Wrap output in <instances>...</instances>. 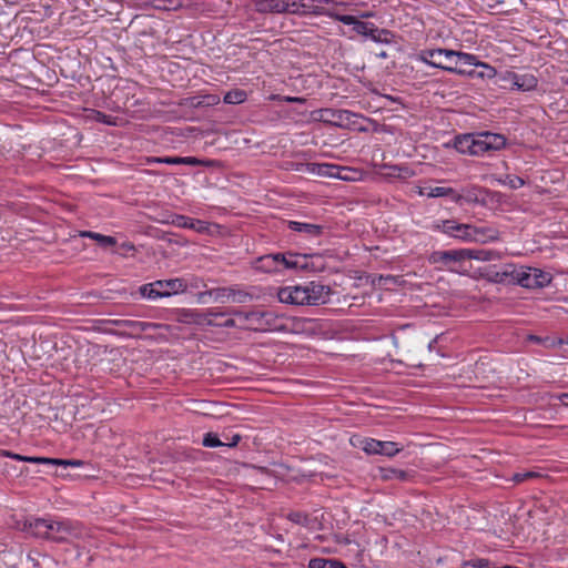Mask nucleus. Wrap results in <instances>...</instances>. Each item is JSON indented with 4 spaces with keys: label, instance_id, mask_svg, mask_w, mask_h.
Instances as JSON below:
<instances>
[{
    "label": "nucleus",
    "instance_id": "f257e3e1",
    "mask_svg": "<svg viewBox=\"0 0 568 568\" xmlns=\"http://www.w3.org/2000/svg\"><path fill=\"white\" fill-rule=\"evenodd\" d=\"M320 113V120L324 123L347 129V130H356L359 132L367 131V128L362 125V121L369 122V119L358 114L354 113L348 110H336V109H322L318 111Z\"/></svg>",
    "mask_w": 568,
    "mask_h": 568
},
{
    "label": "nucleus",
    "instance_id": "f03ea898",
    "mask_svg": "<svg viewBox=\"0 0 568 568\" xmlns=\"http://www.w3.org/2000/svg\"><path fill=\"white\" fill-rule=\"evenodd\" d=\"M187 284L182 278L160 280L141 286L140 292L148 298L165 297L186 291Z\"/></svg>",
    "mask_w": 568,
    "mask_h": 568
},
{
    "label": "nucleus",
    "instance_id": "7ed1b4c3",
    "mask_svg": "<svg viewBox=\"0 0 568 568\" xmlns=\"http://www.w3.org/2000/svg\"><path fill=\"white\" fill-rule=\"evenodd\" d=\"M49 530V540L54 542H69L73 539H82L87 535L81 524L71 520L51 521Z\"/></svg>",
    "mask_w": 568,
    "mask_h": 568
},
{
    "label": "nucleus",
    "instance_id": "20e7f679",
    "mask_svg": "<svg viewBox=\"0 0 568 568\" xmlns=\"http://www.w3.org/2000/svg\"><path fill=\"white\" fill-rule=\"evenodd\" d=\"M454 50L448 49H432L423 50L419 54V60L435 68L443 69L453 73H465V70L458 69L453 65Z\"/></svg>",
    "mask_w": 568,
    "mask_h": 568
},
{
    "label": "nucleus",
    "instance_id": "39448f33",
    "mask_svg": "<svg viewBox=\"0 0 568 568\" xmlns=\"http://www.w3.org/2000/svg\"><path fill=\"white\" fill-rule=\"evenodd\" d=\"M351 443L355 447L362 448L367 455H383L393 457L403 450L395 442L377 440L374 438H352Z\"/></svg>",
    "mask_w": 568,
    "mask_h": 568
},
{
    "label": "nucleus",
    "instance_id": "423d86ee",
    "mask_svg": "<svg viewBox=\"0 0 568 568\" xmlns=\"http://www.w3.org/2000/svg\"><path fill=\"white\" fill-rule=\"evenodd\" d=\"M247 323L240 325V328L252 331H280L285 329L284 325H278V317L271 311H252L247 312Z\"/></svg>",
    "mask_w": 568,
    "mask_h": 568
},
{
    "label": "nucleus",
    "instance_id": "0eeeda50",
    "mask_svg": "<svg viewBox=\"0 0 568 568\" xmlns=\"http://www.w3.org/2000/svg\"><path fill=\"white\" fill-rule=\"evenodd\" d=\"M465 260V248L450 251H434L428 256V262L430 264H440L447 267L448 271L456 273H460L456 264L464 262Z\"/></svg>",
    "mask_w": 568,
    "mask_h": 568
},
{
    "label": "nucleus",
    "instance_id": "6e6552de",
    "mask_svg": "<svg viewBox=\"0 0 568 568\" xmlns=\"http://www.w3.org/2000/svg\"><path fill=\"white\" fill-rule=\"evenodd\" d=\"M3 456L11 457L17 460H22L32 464H44V465H55V466H72V467H82L84 465L83 460L80 459H59V458H49V457H29L22 456L19 454H13L7 450L2 452Z\"/></svg>",
    "mask_w": 568,
    "mask_h": 568
},
{
    "label": "nucleus",
    "instance_id": "1a4fd4ad",
    "mask_svg": "<svg viewBox=\"0 0 568 568\" xmlns=\"http://www.w3.org/2000/svg\"><path fill=\"white\" fill-rule=\"evenodd\" d=\"M326 16L335 21H339L344 24L353 26V30L361 36L369 37L372 31H376V26L371 22H363L354 16L339 14L337 12L327 11Z\"/></svg>",
    "mask_w": 568,
    "mask_h": 568
},
{
    "label": "nucleus",
    "instance_id": "9d476101",
    "mask_svg": "<svg viewBox=\"0 0 568 568\" xmlns=\"http://www.w3.org/2000/svg\"><path fill=\"white\" fill-rule=\"evenodd\" d=\"M314 257V255L287 253L283 264V270L321 271L323 266L315 265L313 262Z\"/></svg>",
    "mask_w": 568,
    "mask_h": 568
},
{
    "label": "nucleus",
    "instance_id": "9b49d317",
    "mask_svg": "<svg viewBox=\"0 0 568 568\" xmlns=\"http://www.w3.org/2000/svg\"><path fill=\"white\" fill-rule=\"evenodd\" d=\"M306 288V304L307 305H321L328 301L332 290L328 285H324L318 282H310L305 285Z\"/></svg>",
    "mask_w": 568,
    "mask_h": 568
},
{
    "label": "nucleus",
    "instance_id": "f8f14e48",
    "mask_svg": "<svg viewBox=\"0 0 568 568\" xmlns=\"http://www.w3.org/2000/svg\"><path fill=\"white\" fill-rule=\"evenodd\" d=\"M306 288L305 286H286L277 292L280 302L292 305H307L306 304Z\"/></svg>",
    "mask_w": 568,
    "mask_h": 568
},
{
    "label": "nucleus",
    "instance_id": "ddd939ff",
    "mask_svg": "<svg viewBox=\"0 0 568 568\" xmlns=\"http://www.w3.org/2000/svg\"><path fill=\"white\" fill-rule=\"evenodd\" d=\"M437 227L445 234L466 242H469L470 232H474L471 224H462L454 220L442 221V224H438Z\"/></svg>",
    "mask_w": 568,
    "mask_h": 568
},
{
    "label": "nucleus",
    "instance_id": "4468645a",
    "mask_svg": "<svg viewBox=\"0 0 568 568\" xmlns=\"http://www.w3.org/2000/svg\"><path fill=\"white\" fill-rule=\"evenodd\" d=\"M477 134H465L455 139V149L463 154L481 155L483 149L479 146Z\"/></svg>",
    "mask_w": 568,
    "mask_h": 568
},
{
    "label": "nucleus",
    "instance_id": "2eb2a0df",
    "mask_svg": "<svg viewBox=\"0 0 568 568\" xmlns=\"http://www.w3.org/2000/svg\"><path fill=\"white\" fill-rule=\"evenodd\" d=\"M483 149V154L489 151H497L506 145V138L491 132H483L477 134Z\"/></svg>",
    "mask_w": 568,
    "mask_h": 568
},
{
    "label": "nucleus",
    "instance_id": "dca6fc26",
    "mask_svg": "<svg viewBox=\"0 0 568 568\" xmlns=\"http://www.w3.org/2000/svg\"><path fill=\"white\" fill-rule=\"evenodd\" d=\"M171 223L178 227L192 229L197 233H206L209 231V224L206 222L194 220L185 215H173Z\"/></svg>",
    "mask_w": 568,
    "mask_h": 568
},
{
    "label": "nucleus",
    "instance_id": "f3484780",
    "mask_svg": "<svg viewBox=\"0 0 568 568\" xmlns=\"http://www.w3.org/2000/svg\"><path fill=\"white\" fill-rule=\"evenodd\" d=\"M288 229L295 232L304 233L310 239H317L324 233V226L313 223L288 221Z\"/></svg>",
    "mask_w": 568,
    "mask_h": 568
},
{
    "label": "nucleus",
    "instance_id": "a211bd4d",
    "mask_svg": "<svg viewBox=\"0 0 568 568\" xmlns=\"http://www.w3.org/2000/svg\"><path fill=\"white\" fill-rule=\"evenodd\" d=\"M505 80L510 83V89L529 91L537 87V79L534 75L519 77L516 73L509 72Z\"/></svg>",
    "mask_w": 568,
    "mask_h": 568
},
{
    "label": "nucleus",
    "instance_id": "6ab92c4d",
    "mask_svg": "<svg viewBox=\"0 0 568 568\" xmlns=\"http://www.w3.org/2000/svg\"><path fill=\"white\" fill-rule=\"evenodd\" d=\"M473 231L474 232H470L469 242L486 243L499 239V232L494 227H478L473 225Z\"/></svg>",
    "mask_w": 568,
    "mask_h": 568
},
{
    "label": "nucleus",
    "instance_id": "aec40b11",
    "mask_svg": "<svg viewBox=\"0 0 568 568\" xmlns=\"http://www.w3.org/2000/svg\"><path fill=\"white\" fill-rule=\"evenodd\" d=\"M255 9L261 13H283L287 12V3H284L283 0H257L255 2Z\"/></svg>",
    "mask_w": 568,
    "mask_h": 568
},
{
    "label": "nucleus",
    "instance_id": "412c9836",
    "mask_svg": "<svg viewBox=\"0 0 568 568\" xmlns=\"http://www.w3.org/2000/svg\"><path fill=\"white\" fill-rule=\"evenodd\" d=\"M241 438L240 434H234L232 436V442H222L215 433H207L205 434L202 444L205 447H235L240 443Z\"/></svg>",
    "mask_w": 568,
    "mask_h": 568
},
{
    "label": "nucleus",
    "instance_id": "4be33fe9",
    "mask_svg": "<svg viewBox=\"0 0 568 568\" xmlns=\"http://www.w3.org/2000/svg\"><path fill=\"white\" fill-rule=\"evenodd\" d=\"M532 267H519L516 283L526 288H538V282L535 281Z\"/></svg>",
    "mask_w": 568,
    "mask_h": 568
},
{
    "label": "nucleus",
    "instance_id": "5701e85b",
    "mask_svg": "<svg viewBox=\"0 0 568 568\" xmlns=\"http://www.w3.org/2000/svg\"><path fill=\"white\" fill-rule=\"evenodd\" d=\"M465 257L466 260H477V261H494L500 258V254L493 250H470L465 248Z\"/></svg>",
    "mask_w": 568,
    "mask_h": 568
},
{
    "label": "nucleus",
    "instance_id": "b1692460",
    "mask_svg": "<svg viewBox=\"0 0 568 568\" xmlns=\"http://www.w3.org/2000/svg\"><path fill=\"white\" fill-rule=\"evenodd\" d=\"M220 102V97L216 94H206L201 97H191L185 99V105L192 108L213 106Z\"/></svg>",
    "mask_w": 568,
    "mask_h": 568
},
{
    "label": "nucleus",
    "instance_id": "393cba45",
    "mask_svg": "<svg viewBox=\"0 0 568 568\" xmlns=\"http://www.w3.org/2000/svg\"><path fill=\"white\" fill-rule=\"evenodd\" d=\"M50 524H51V521H49L47 519L37 518L29 524V530L32 535H34L37 537L49 539Z\"/></svg>",
    "mask_w": 568,
    "mask_h": 568
},
{
    "label": "nucleus",
    "instance_id": "a878e982",
    "mask_svg": "<svg viewBox=\"0 0 568 568\" xmlns=\"http://www.w3.org/2000/svg\"><path fill=\"white\" fill-rule=\"evenodd\" d=\"M454 63H455V67L458 63L463 64V65H481V67L486 68L489 71V74L490 73H495V69L494 68L487 65L486 63H478L476 61V57L474 54H470V53L455 51Z\"/></svg>",
    "mask_w": 568,
    "mask_h": 568
},
{
    "label": "nucleus",
    "instance_id": "bb28decb",
    "mask_svg": "<svg viewBox=\"0 0 568 568\" xmlns=\"http://www.w3.org/2000/svg\"><path fill=\"white\" fill-rule=\"evenodd\" d=\"M379 477L383 480H399V481H406L408 480L409 473L403 469H396V468H379Z\"/></svg>",
    "mask_w": 568,
    "mask_h": 568
},
{
    "label": "nucleus",
    "instance_id": "cd10ccee",
    "mask_svg": "<svg viewBox=\"0 0 568 568\" xmlns=\"http://www.w3.org/2000/svg\"><path fill=\"white\" fill-rule=\"evenodd\" d=\"M429 197H443V196H450L452 200L456 203H459L464 196L456 193V191L452 187H444V186H436L432 187L430 191L427 193Z\"/></svg>",
    "mask_w": 568,
    "mask_h": 568
},
{
    "label": "nucleus",
    "instance_id": "c85d7f7f",
    "mask_svg": "<svg viewBox=\"0 0 568 568\" xmlns=\"http://www.w3.org/2000/svg\"><path fill=\"white\" fill-rule=\"evenodd\" d=\"M207 316H213L214 318L216 317H223L225 315H232V316H235L239 322H237V325H242V324H246L247 323V312H243V311H240V310H235V308H230V310H226L224 312H217V311H214V310H210L207 311L206 313Z\"/></svg>",
    "mask_w": 568,
    "mask_h": 568
},
{
    "label": "nucleus",
    "instance_id": "c756f323",
    "mask_svg": "<svg viewBox=\"0 0 568 568\" xmlns=\"http://www.w3.org/2000/svg\"><path fill=\"white\" fill-rule=\"evenodd\" d=\"M255 268L265 273L278 272L274 260L271 258V255H263L255 260L254 262Z\"/></svg>",
    "mask_w": 568,
    "mask_h": 568
},
{
    "label": "nucleus",
    "instance_id": "7c9ffc66",
    "mask_svg": "<svg viewBox=\"0 0 568 568\" xmlns=\"http://www.w3.org/2000/svg\"><path fill=\"white\" fill-rule=\"evenodd\" d=\"M308 568H346V566L334 559L313 558L308 562Z\"/></svg>",
    "mask_w": 568,
    "mask_h": 568
},
{
    "label": "nucleus",
    "instance_id": "2f4dec72",
    "mask_svg": "<svg viewBox=\"0 0 568 568\" xmlns=\"http://www.w3.org/2000/svg\"><path fill=\"white\" fill-rule=\"evenodd\" d=\"M81 236L95 240L102 246H113L116 244L115 237L103 235V234L91 232V231L81 232Z\"/></svg>",
    "mask_w": 568,
    "mask_h": 568
},
{
    "label": "nucleus",
    "instance_id": "473e14b6",
    "mask_svg": "<svg viewBox=\"0 0 568 568\" xmlns=\"http://www.w3.org/2000/svg\"><path fill=\"white\" fill-rule=\"evenodd\" d=\"M246 100V93L243 90L235 89L225 93L223 101L227 104H240Z\"/></svg>",
    "mask_w": 568,
    "mask_h": 568
},
{
    "label": "nucleus",
    "instance_id": "72a5a7b5",
    "mask_svg": "<svg viewBox=\"0 0 568 568\" xmlns=\"http://www.w3.org/2000/svg\"><path fill=\"white\" fill-rule=\"evenodd\" d=\"M369 38L375 42L390 43L394 39V34L389 30L376 27V31H372Z\"/></svg>",
    "mask_w": 568,
    "mask_h": 568
},
{
    "label": "nucleus",
    "instance_id": "f704fd0d",
    "mask_svg": "<svg viewBox=\"0 0 568 568\" xmlns=\"http://www.w3.org/2000/svg\"><path fill=\"white\" fill-rule=\"evenodd\" d=\"M518 268L519 267H516L514 264H505L501 268H500V274L505 277V281L506 283L508 284H515L516 283V277H517V274H518Z\"/></svg>",
    "mask_w": 568,
    "mask_h": 568
},
{
    "label": "nucleus",
    "instance_id": "c9c22d12",
    "mask_svg": "<svg viewBox=\"0 0 568 568\" xmlns=\"http://www.w3.org/2000/svg\"><path fill=\"white\" fill-rule=\"evenodd\" d=\"M180 6V0H152V7L156 10H176Z\"/></svg>",
    "mask_w": 568,
    "mask_h": 568
},
{
    "label": "nucleus",
    "instance_id": "e433bc0d",
    "mask_svg": "<svg viewBox=\"0 0 568 568\" xmlns=\"http://www.w3.org/2000/svg\"><path fill=\"white\" fill-rule=\"evenodd\" d=\"M327 168V174L329 176H336V178H339L342 180H353L352 176L348 175V173L351 172L349 169H346V168H338V166H335V165H326Z\"/></svg>",
    "mask_w": 568,
    "mask_h": 568
},
{
    "label": "nucleus",
    "instance_id": "4c0bfd02",
    "mask_svg": "<svg viewBox=\"0 0 568 568\" xmlns=\"http://www.w3.org/2000/svg\"><path fill=\"white\" fill-rule=\"evenodd\" d=\"M114 324L118 325V326H123V327H128V328H131L132 331H144L145 327H146V324L145 323H142V322H136V321H124V320H121V321H114Z\"/></svg>",
    "mask_w": 568,
    "mask_h": 568
},
{
    "label": "nucleus",
    "instance_id": "58836bf2",
    "mask_svg": "<svg viewBox=\"0 0 568 568\" xmlns=\"http://www.w3.org/2000/svg\"><path fill=\"white\" fill-rule=\"evenodd\" d=\"M287 518L297 525L306 526L308 524V516L301 511H292L287 515Z\"/></svg>",
    "mask_w": 568,
    "mask_h": 568
},
{
    "label": "nucleus",
    "instance_id": "ea45409f",
    "mask_svg": "<svg viewBox=\"0 0 568 568\" xmlns=\"http://www.w3.org/2000/svg\"><path fill=\"white\" fill-rule=\"evenodd\" d=\"M534 277H535V281L538 282V288L539 287H545L546 285H548L550 283V276L549 274L538 270V268H534Z\"/></svg>",
    "mask_w": 568,
    "mask_h": 568
},
{
    "label": "nucleus",
    "instance_id": "a19ab883",
    "mask_svg": "<svg viewBox=\"0 0 568 568\" xmlns=\"http://www.w3.org/2000/svg\"><path fill=\"white\" fill-rule=\"evenodd\" d=\"M404 281L399 276L386 275L379 276V285L388 288V285H399Z\"/></svg>",
    "mask_w": 568,
    "mask_h": 568
},
{
    "label": "nucleus",
    "instance_id": "79ce46f5",
    "mask_svg": "<svg viewBox=\"0 0 568 568\" xmlns=\"http://www.w3.org/2000/svg\"><path fill=\"white\" fill-rule=\"evenodd\" d=\"M94 120L108 125H116V118L105 114L101 111H94Z\"/></svg>",
    "mask_w": 568,
    "mask_h": 568
},
{
    "label": "nucleus",
    "instance_id": "37998d69",
    "mask_svg": "<svg viewBox=\"0 0 568 568\" xmlns=\"http://www.w3.org/2000/svg\"><path fill=\"white\" fill-rule=\"evenodd\" d=\"M205 316L207 317L206 314H205ZM206 324L210 326H221V327H236L237 326L239 327L237 322L234 318H227L222 323H217L213 320V316H209V318L206 320Z\"/></svg>",
    "mask_w": 568,
    "mask_h": 568
},
{
    "label": "nucleus",
    "instance_id": "c03bdc74",
    "mask_svg": "<svg viewBox=\"0 0 568 568\" xmlns=\"http://www.w3.org/2000/svg\"><path fill=\"white\" fill-rule=\"evenodd\" d=\"M505 183L510 189H519V187H521L525 184V181H524L523 178L517 176V175H507Z\"/></svg>",
    "mask_w": 568,
    "mask_h": 568
},
{
    "label": "nucleus",
    "instance_id": "a18cd8bd",
    "mask_svg": "<svg viewBox=\"0 0 568 568\" xmlns=\"http://www.w3.org/2000/svg\"><path fill=\"white\" fill-rule=\"evenodd\" d=\"M540 477V474L535 471L517 473L514 475L513 480L516 483H523L527 479Z\"/></svg>",
    "mask_w": 568,
    "mask_h": 568
},
{
    "label": "nucleus",
    "instance_id": "49530a36",
    "mask_svg": "<svg viewBox=\"0 0 568 568\" xmlns=\"http://www.w3.org/2000/svg\"><path fill=\"white\" fill-rule=\"evenodd\" d=\"M412 174H413L412 170L406 166H404V168L393 166L392 172H390V175H396L398 178H406V176H410Z\"/></svg>",
    "mask_w": 568,
    "mask_h": 568
},
{
    "label": "nucleus",
    "instance_id": "de8ad7c7",
    "mask_svg": "<svg viewBox=\"0 0 568 568\" xmlns=\"http://www.w3.org/2000/svg\"><path fill=\"white\" fill-rule=\"evenodd\" d=\"M271 255V258L274 260V263L276 265V268L277 271H282L283 270V264L285 262V258H286V254L284 253H275V254H270Z\"/></svg>",
    "mask_w": 568,
    "mask_h": 568
},
{
    "label": "nucleus",
    "instance_id": "09e8293b",
    "mask_svg": "<svg viewBox=\"0 0 568 568\" xmlns=\"http://www.w3.org/2000/svg\"><path fill=\"white\" fill-rule=\"evenodd\" d=\"M181 160H182V164H185V165L196 166V165H201L204 163L202 160H200L197 158H193V156H185V158L181 156Z\"/></svg>",
    "mask_w": 568,
    "mask_h": 568
},
{
    "label": "nucleus",
    "instance_id": "8fccbe9b",
    "mask_svg": "<svg viewBox=\"0 0 568 568\" xmlns=\"http://www.w3.org/2000/svg\"><path fill=\"white\" fill-rule=\"evenodd\" d=\"M161 163L170 164V165H179L182 164L181 156H163Z\"/></svg>",
    "mask_w": 568,
    "mask_h": 568
},
{
    "label": "nucleus",
    "instance_id": "3c124183",
    "mask_svg": "<svg viewBox=\"0 0 568 568\" xmlns=\"http://www.w3.org/2000/svg\"><path fill=\"white\" fill-rule=\"evenodd\" d=\"M292 329L294 332H302L304 329V325L306 324L305 320H293Z\"/></svg>",
    "mask_w": 568,
    "mask_h": 568
},
{
    "label": "nucleus",
    "instance_id": "603ef678",
    "mask_svg": "<svg viewBox=\"0 0 568 568\" xmlns=\"http://www.w3.org/2000/svg\"><path fill=\"white\" fill-rule=\"evenodd\" d=\"M489 278L495 283H506L505 277L500 274V270L491 272Z\"/></svg>",
    "mask_w": 568,
    "mask_h": 568
},
{
    "label": "nucleus",
    "instance_id": "864d4df0",
    "mask_svg": "<svg viewBox=\"0 0 568 568\" xmlns=\"http://www.w3.org/2000/svg\"><path fill=\"white\" fill-rule=\"evenodd\" d=\"M27 562L30 564L32 566V568H39L40 567L39 560L34 556V554H32V552H29L27 555Z\"/></svg>",
    "mask_w": 568,
    "mask_h": 568
},
{
    "label": "nucleus",
    "instance_id": "5fc2aeb1",
    "mask_svg": "<svg viewBox=\"0 0 568 568\" xmlns=\"http://www.w3.org/2000/svg\"><path fill=\"white\" fill-rule=\"evenodd\" d=\"M231 294H234V291L231 288H219L216 291V298H223L225 296H230Z\"/></svg>",
    "mask_w": 568,
    "mask_h": 568
},
{
    "label": "nucleus",
    "instance_id": "6e6d98bb",
    "mask_svg": "<svg viewBox=\"0 0 568 568\" xmlns=\"http://www.w3.org/2000/svg\"><path fill=\"white\" fill-rule=\"evenodd\" d=\"M465 200L467 202H477L478 201L477 195L475 193V189L473 191H468L467 195L465 196Z\"/></svg>",
    "mask_w": 568,
    "mask_h": 568
},
{
    "label": "nucleus",
    "instance_id": "4d7b16f0",
    "mask_svg": "<svg viewBox=\"0 0 568 568\" xmlns=\"http://www.w3.org/2000/svg\"><path fill=\"white\" fill-rule=\"evenodd\" d=\"M161 161H162V158H160V156H151V158L146 159V163H149V164L161 163Z\"/></svg>",
    "mask_w": 568,
    "mask_h": 568
},
{
    "label": "nucleus",
    "instance_id": "13d9d810",
    "mask_svg": "<svg viewBox=\"0 0 568 568\" xmlns=\"http://www.w3.org/2000/svg\"><path fill=\"white\" fill-rule=\"evenodd\" d=\"M313 2L314 1H301L300 6H301V8H304V9H311Z\"/></svg>",
    "mask_w": 568,
    "mask_h": 568
},
{
    "label": "nucleus",
    "instance_id": "bf43d9fd",
    "mask_svg": "<svg viewBox=\"0 0 568 568\" xmlns=\"http://www.w3.org/2000/svg\"><path fill=\"white\" fill-rule=\"evenodd\" d=\"M528 339L531 341V342H535V343H540L541 342V338L539 336H536V335H529Z\"/></svg>",
    "mask_w": 568,
    "mask_h": 568
},
{
    "label": "nucleus",
    "instance_id": "052dcab7",
    "mask_svg": "<svg viewBox=\"0 0 568 568\" xmlns=\"http://www.w3.org/2000/svg\"><path fill=\"white\" fill-rule=\"evenodd\" d=\"M286 101H288V102H302L303 99L302 98H291V97H287Z\"/></svg>",
    "mask_w": 568,
    "mask_h": 568
},
{
    "label": "nucleus",
    "instance_id": "680f3d73",
    "mask_svg": "<svg viewBox=\"0 0 568 568\" xmlns=\"http://www.w3.org/2000/svg\"><path fill=\"white\" fill-rule=\"evenodd\" d=\"M240 297L237 300H235L236 302L239 303H242L244 302V298L247 296L246 293H239Z\"/></svg>",
    "mask_w": 568,
    "mask_h": 568
},
{
    "label": "nucleus",
    "instance_id": "e2e57ef3",
    "mask_svg": "<svg viewBox=\"0 0 568 568\" xmlns=\"http://www.w3.org/2000/svg\"><path fill=\"white\" fill-rule=\"evenodd\" d=\"M224 440L223 442H232V437H229L226 434H223Z\"/></svg>",
    "mask_w": 568,
    "mask_h": 568
},
{
    "label": "nucleus",
    "instance_id": "0e129e2a",
    "mask_svg": "<svg viewBox=\"0 0 568 568\" xmlns=\"http://www.w3.org/2000/svg\"><path fill=\"white\" fill-rule=\"evenodd\" d=\"M377 55H378V57H381V58H386V57H387V54H386V52H385V51H383V52L378 53Z\"/></svg>",
    "mask_w": 568,
    "mask_h": 568
},
{
    "label": "nucleus",
    "instance_id": "69168bd1",
    "mask_svg": "<svg viewBox=\"0 0 568 568\" xmlns=\"http://www.w3.org/2000/svg\"><path fill=\"white\" fill-rule=\"evenodd\" d=\"M372 16H373V14H372V13H369V12L362 14V17H363V18H368V17H372Z\"/></svg>",
    "mask_w": 568,
    "mask_h": 568
},
{
    "label": "nucleus",
    "instance_id": "338daca9",
    "mask_svg": "<svg viewBox=\"0 0 568 568\" xmlns=\"http://www.w3.org/2000/svg\"><path fill=\"white\" fill-rule=\"evenodd\" d=\"M561 397L562 398H568V394H564Z\"/></svg>",
    "mask_w": 568,
    "mask_h": 568
}]
</instances>
